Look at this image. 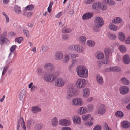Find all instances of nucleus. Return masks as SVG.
<instances>
[{
  "instance_id": "f257e3e1",
  "label": "nucleus",
  "mask_w": 130,
  "mask_h": 130,
  "mask_svg": "<svg viewBox=\"0 0 130 130\" xmlns=\"http://www.w3.org/2000/svg\"><path fill=\"white\" fill-rule=\"evenodd\" d=\"M76 71L78 76L80 77L86 78L88 76V70L87 68L84 66H77Z\"/></svg>"
},
{
  "instance_id": "f03ea898",
  "label": "nucleus",
  "mask_w": 130,
  "mask_h": 130,
  "mask_svg": "<svg viewBox=\"0 0 130 130\" xmlns=\"http://www.w3.org/2000/svg\"><path fill=\"white\" fill-rule=\"evenodd\" d=\"M58 71H54L52 73L45 74L42 77L43 79L46 82H52L54 81L58 76Z\"/></svg>"
},
{
  "instance_id": "7ed1b4c3",
  "label": "nucleus",
  "mask_w": 130,
  "mask_h": 130,
  "mask_svg": "<svg viewBox=\"0 0 130 130\" xmlns=\"http://www.w3.org/2000/svg\"><path fill=\"white\" fill-rule=\"evenodd\" d=\"M68 88V89L67 92L66 98L69 99L74 96L76 90V89L74 88L73 85L72 84H69Z\"/></svg>"
},
{
  "instance_id": "20e7f679",
  "label": "nucleus",
  "mask_w": 130,
  "mask_h": 130,
  "mask_svg": "<svg viewBox=\"0 0 130 130\" xmlns=\"http://www.w3.org/2000/svg\"><path fill=\"white\" fill-rule=\"evenodd\" d=\"M86 84L85 79L79 78L77 79L75 83L76 87L78 89H81L85 87Z\"/></svg>"
},
{
  "instance_id": "39448f33",
  "label": "nucleus",
  "mask_w": 130,
  "mask_h": 130,
  "mask_svg": "<svg viewBox=\"0 0 130 130\" xmlns=\"http://www.w3.org/2000/svg\"><path fill=\"white\" fill-rule=\"evenodd\" d=\"M68 49L70 50H73L78 52H82L83 51V47L78 44L70 46Z\"/></svg>"
},
{
  "instance_id": "423d86ee",
  "label": "nucleus",
  "mask_w": 130,
  "mask_h": 130,
  "mask_svg": "<svg viewBox=\"0 0 130 130\" xmlns=\"http://www.w3.org/2000/svg\"><path fill=\"white\" fill-rule=\"evenodd\" d=\"M106 109L105 105L102 104L99 105L97 108L98 113L100 115L104 114L106 112Z\"/></svg>"
},
{
  "instance_id": "0eeeda50",
  "label": "nucleus",
  "mask_w": 130,
  "mask_h": 130,
  "mask_svg": "<svg viewBox=\"0 0 130 130\" xmlns=\"http://www.w3.org/2000/svg\"><path fill=\"white\" fill-rule=\"evenodd\" d=\"M83 104L82 99L78 98H74L72 101V104L73 106H81Z\"/></svg>"
},
{
  "instance_id": "6e6552de",
  "label": "nucleus",
  "mask_w": 130,
  "mask_h": 130,
  "mask_svg": "<svg viewBox=\"0 0 130 130\" xmlns=\"http://www.w3.org/2000/svg\"><path fill=\"white\" fill-rule=\"evenodd\" d=\"M65 82L63 79L61 77L57 78L55 82V85L57 87H61L64 85Z\"/></svg>"
},
{
  "instance_id": "1a4fd4ad",
  "label": "nucleus",
  "mask_w": 130,
  "mask_h": 130,
  "mask_svg": "<svg viewBox=\"0 0 130 130\" xmlns=\"http://www.w3.org/2000/svg\"><path fill=\"white\" fill-rule=\"evenodd\" d=\"M94 23L95 25L99 26H102L104 24L103 19L100 17H97L95 18Z\"/></svg>"
},
{
  "instance_id": "9d476101",
  "label": "nucleus",
  "mask_w": 130,
  "mask_h": 130,
  "mask_svg": "<svg viewBox=\"0 0 130 130\" xmlns=\"http://www.w3.org/2000/svg\"><path fill=\"white\" fill-rule=\"evenodd\" d=\"M44 69L52 71V72L56 71L55 67L52 63H46L44 66Z\"/></svg>"
},
{
  "instance_id": "9b49d317",
  "label": "nucleus",
  "mask_w": 130,
  "mask_h": 130,
  "mask_svg": "<svg viewBox=\"0 0 130 130\" xmlns=\"http://www.w3.org/2000/svg\"><path fill=\"white\" fill-rule=\"evenodd\" d=\"M129 90L128 87L126 86H122L120 88V91L121 94L123 95L128 93Z\"/></svg>"
},
{
  "instance_id": "f8f14e48",
  "label": "nucleus",
  "mask_w": 130,
  "mask_h": 130,
  "mask_svg": "<svg viewBox=\"0 0 130 130\" xmlns=\"http://www.w3.org/2000/svg\"><path fill=\"white\" fill-rule=\"evenodd\" d=\"M114 49L112 47L106 48L104 51L106 58H109L110 53H112Z\"/></svg>"
},
{
  "instance_id": "ddd939ff",
  "label": "nucleus",
  "mask_w": 130,
  "mask_h": 130,
  "mask_svg": "<svg viewBox=\"0 0 130 130\" xmlns=\"http://www.w3.org/2000/svg\"><path fill=\"white\" fill-rule=\"evenodd\" d=\"M59 124L63 126H69L71 124L70 121L66 119H61L59 121Z\"/></svg>"
},
{
  "instance_id": "4468645a",
  "label": "nucleus",
  "mask_w": 130,
  "mask_h": 130,
  "mask_svg": "<svg viewBox=\"0 0 130 130\" xmlns=\"http://www.w3.org/2000/svg\"><path fill=\"white\" fill-rule=\"evenodd\" d=\"M93 15V14L91 12H87L83 14L82 18L83 20H88L90 19Z\"/></svg>"
},
{
  "instance_id": "2eb2a0df",
  "label": "nucleus",
  "mask_w": 130,
  "mask_h": 130,
  "mask_svg": "<svg viewBox=\"0 0 130 130\" xmlns=\"http://www.w3.org/2000/svg\"><path fill=\"white\" fill-rule=\"evenodd\" d=\"M83 92V96L84 97L86 98L89 96L90 90L89 89L87 88L84 89Z\"/></svg>"
},
{
  "instance_id": "dca6fc26",
  "label": "nucleus",
  "mask_w": 130,
  "mask_h": 130,
  "mask_svg": "<svg viewBox=\"0 0 130 130\" xmlns=\"http://www.w3.org/2000/svg\"><path fill=\"white\" fill-rule=\"evenodd\" d=\"M123 63L126 64H127L130 63V58L129 55L126 54L124 55L123 58Z\"/></svg>"
},
{
  "instance_id": "f3484780",
  "label": "nucleus",
  "mask_w": 130,
  "mask_h": 130,
  "mask_svg": "<svg viewBox=\"0 0 130 130\" xmlns=\"http://www.w3.org/2000/svg\"><path fill=\"white\" fill-rule=\"evenodd\" d=\"M72 119L74 123L75 124H79L81 122V119L80 117L77 115L74 116Z\"/></svg>"
},
{
  "instance_id": "a211bd4d",
  "label": "nucleus",
  "mask_w": 130,
  "mask_h": 130,
  "mask_svg": "<svg viewBox=\"0 0 130 130\" xmlns=\"http://www.w3.org/2000/svg\"><path fill=\"white\" fill-rule=\"evenodd\" d=\"M96 80L98 83L100 85H102L104 83L102 77L100 75L98 74L96 76Z\"/></svg>"
},
{
  "instance_id": "6ab92c4d",
  "label": "nucleus",
  "mask_w": 130,
  "mask_h": 130,
  "mask_svg": "<svg viewBox=\"0 0 130 130\" xmlns=\"http://www.w3.org/2000/svg\"><path fill=\"white\" fill-rule=\"evenodd\" d=\"M121 125L122 127L127 128L130 127V123L126 121H123L121 122Z\"/></svg>"
},
{
  "instance_id": "aec40b11",
  "label": "nucleus",
  "mask_w": 130,
  "mask_h": 130,
  "mask_svg": "<svg viewBox=\"0 0 130 130\" xmlns=\"http://www.w3.org/2000/svg\"><path fill=\"white\" fill-rule=\"evenodd\" d=\"M120 81L125 85H128L130 84L129 80L125 77L121 78L120 80Z\"/></svg>"
},
{
  "instance_id": "412c9836",
  "label": "nucleus",
  "mask_w": 130,
  "mask_h": 130,
  "mask_svg": "<svg viewBox=\"0 0 130 130\" xmlns=\"http://www.w3.org/2000/svg\"><path fill=\"white\" fill-rule=\"evenodd\" d=\"M63 54L61 52L59 51L56 52L55 54V58L57 60H59L62 59Z\"/></svg>"
},
{
  "instance_id": "4be33fe9",
  "label": "nucleus",
  "mask_w": 130,
  "mask_h": 130,
  "mask_svg": "<svg viewBox=\"0 0 130 130\" xmlns=\"http://www.w3.org/2000/svg\"><path fill=\"white\" fill-rule=\"evenodd\" d=\"M58 121L56 117H54L51 120L52 126L53 127L56 126L57 124Z\"/></svg>"
},
{
  "instance_id": "5701e85b",
  "label": "nucleus",
  "mask_w": 130,
  "mask_h": 130,
  "mask_svg": "<svg viewBox=\"0 0 130 130\" xmlns=\"http://www.w3.org/2000/svg\"><path fill=\"white\" fill-rule=\"evenodd\" d=\"M82 119L84 121H86L88 120H92L93 118L91 117V115L90 114L85 115L82 116Z\"/></svg>"
},
{
  "instance_id": "b1692460",
  "label": "nucleus",
  "mask_w": 130,
  "mask_h": 130,
  "mask_svg": "<svg viewBox=\"0 0 130 130\" xmlns=\"http://www.w3.org/2000/svg\"><path fill=\"white\" fill-rule=\"evenodd\" d=\"M31 110L32 112L34 113H36L41 111V109L40 108L36 106L31 107Z\"/></svg>"
},
{
  "instance_id": "393cba45",
  "label": "nucleus",
  "mask_w": 130,
  "mask_h": 130,
  "mask_svg": "<svg viewBox=\"0 0 130 130\" xmlns=\"http://www.w3.org/2000/svg\"><path fill=\"white\" fill-rule=\"evenodd\" d=\"M100 5V3L97 2L94 3L92 5V8L94 10H98Z\"/></svg>"
},
{
  "instance_id": "a878e982",
  "label": "nucleus",
  "mask_w": 130,
  "mask_h": 130,
  "mask_svg": "<svg viewBox=\"0 0 130 130\" xmlns=\"http://www.w3.org/2000/svg\"><path fill=\"white\" fill-rule=\"evenodd\" d=\"M87 111V108L85 107H81L79 109L78 113L81 115H83L86 113Z\"/></svg>"
},
{
  "instance_id": "bb28decb",
  "label": "nucleus",
  "mask_w": 130,
  "mask_h": 130,
  "mask_svg": "<svg viewBox=\"0 0 130 130\" xmlns=\"http://www.w3.org/2000/svg\"><path fill=\"white\" fill-rule=\"evenodd\" d=\"M61 31L62 33H69L71 32L72 31L71 29L66 27H63Z\"/></svg>"
},
{
  "instance_id": "cd10ccee",
  "label": "nucleus",
  "mask_w": 130,
  "mask_h": 130,
  "mask_svg": "<svg viewBox=\"0 0 130 130\" xmlns=\"http://www.w3.org/2000/svg\"><path fill=\"white\" fill-rule=\"evenodd\" d=\"M35 120L32 119H30L27 121V128H29L30 125L35 123Z\"/></svg>"
},
{
  "instance_id": "c85d7f7f",
  "label": "nucleus",
  "mask_w": 130,
  "mask_h": 130,
  "mask_svg": "<svg viewBox=\"0 0 130 130\" xmlns=\"http://www.w3.org/2000/svg\"><path fill=\"white\" fill-rule=\"evenodd\" d=\"M119 34L118 38L119 40L122 41H124L125 39L124 34L122 32H120Z\"/></svg>"
},
{
  "instance_id": "c756f323",
  "label": "nucleus",
  "mask_w": 130,
  "mask_h": 130,
  "mask_svg": "<svg viewBox=\"0 0 130 130\" xmlns=\"http://www.w3.org/2000/svg\"><path fill=\"white\" fill-rule=\"evenodd\" d=\"M122 21L121 19L119 17H116L112 21V22L113 23L117 24L120 23Z\"/></svg>"
},
{
  "instance_id": "7c9ffc66",
  "label": "nucleus",
  "mask_w": 130,
  "mask_h": 130,
  "mask_svg": "<svg viewBox=\"0 0 130 130\" xmlns=\"http://www.w3.org/2000/svg\"><path fill=\"white\" fill-rule=\"evenodd\" d=\"M87 45L89 47H92L94 46L95 44V42L91 40H89L87 42Z\"/></svg>"
},
{
  "instance_id": "2f4dec72",
  "label": "nucleus",
  "mask_w": 130,
  "mask_h": 130,
  "mask_svg": "<svg viewBox=\"0 0 130 130\" xmlns=\"http://www.w3.org/2000/svg\"><path fill=\"white\" fill-rule=\"evenodd\" d=\"M78 40L81 43L84 44L86 40V38L85 36H81L79 38Z\"/></svg>"
},
{
  "instance_id": "473e14b6",
  "label": "nucleus",
  "mask_w": 130,
  "mask_h": 130,
  "mask_svg": "<svg viewBox=\"0 0 130 130\" xmlns=\"http://www.w3.org/2000/svg\"><path fill=\"white\" fill-rule=\"evenodd\" d=\"M110 30L116 31L117 29V27L115 25L110 24H109L108 26Z\"/></svg>"
},
{
  "instance_id": "72a5a7b5",
  "label": "nucleus",
  "mask_w": 130,
  "mask_h": 130,
  "mask_svg": "<svg viewBox=\"0 0 130 130\" xmlns=\"http://www.w3.org/2000/svg\"><path fill=\"white\" fill-rule=\"evenodd\" d=\"M116 116L118 117L121 118L123 117L124 114L123 112L120 111H118L115 113Z\"/></svg>"
},
{
  "instance_id": "f704fd0d",
  "label": "nucleus",
  "mask_w": 130,
  "mask_h": 130,
  "mask_svg": "<svg viewBox=\"0 0 130 130\" xmlns=\"http://www.w3.org/2000/svg\"><path fill=\"white\" fill-rule=\"evenodd\" d=\"M25 122L23 118L21 117L18 120V127H20L22 125V124L24 123Z\"/></svg>"
},
{
  "instance_id": "c9c22d12",
  "label": "nucleus",
  "mask_w": 130,
  "mask_h": 130,
  "mask_svg": "<svg viewBox=\"0 0 130 130\" xmlns=\"http://www.w3.org/2000/svg\"><path fill=\"white\" fill-rule=\"evenodd\" d=\"M120 50L122 52L124 53L126 51V47L123 45H120L119 46Z\"/></svg>"
},
{
  "instance_id": "e433bc0d",
  "label": "nucleus",
  "mask_w": 130,
  "mask_h": 130,
  "mask_svg": "<svg viewBox=\"0 0 130 130\" xmlns=\"http://www.w3.org/2000/svg\"><path fill=\"white\" fill-rule=\"evenodd\" d=\"M14 10L15 12L18 14H19L21 13V8L17 6H15L14 7Z\"/></svg>"
},
{
  "instance_id": "4c0bfd02",
  "label": "nucleus",
  "mask_w": 130,
  "mask_h": 130,
  "mask_svg": "<svg viewBox=\"0 0 130 130\" xmlns=\"http://www.w3.org/2000/svg\"><path fill=\"white\" fill-rule=\"evenodd\" d=\"M104 57L103 53L102 52H100L96 56V58L98 59H103Z\"/></svg>"
},
{
  "instance_id": "58836bf2",
  "label": "nucleus",
  "mask_w": 130,
  "mask_h": 130,
  "mask_svg": "<svg viewBox=\"0 0 130 130\" xmlns=\"http://www.w3.org/2000/svg\"><path fill=\"white\" fill-rule=\"evenodd\" d=\"M69 59L70 57L69 55L67 54L65 55L63 59V62L65 63L68 62L69 60Z\"/></svg>"
},
{
  "instance_id": "ea45409f",
  "label": "nucleus",
  "mask_w": 130,
  "mask_h": 130,
  "mask_svg": "<svg viewBox=\"0 0 130 130\" xmlns=\"http://www.w3.org/2000/svg\"><path fill=\"white\" fill-rule=\"evenodd\" d=\"M99 8H100L101 10H104L107 9V5L105 4H101L100 3V5L99 7Z\"/></svg>"
},
{
  "instance_id": "a19ab883",
  "label": "nucleus",
  "mask_w": 130,
  "mask_h": 130,
  "mask_svg": "<svg viewBox=\"0 0 130 130\" xmlns=\"http://www.w3.org/2000/svg\"><path fill=\"white\" fill-rule=\"evenodd\" d=\"M34 8V6L32 5L31 4L28 5L25 8V9L26 10H32Z\"/></svg>"
},
{
  "instance_id": "79ce46f5",
  "label": "nucleus",
  "mask_w": 130,
  "mask_h": 130,
  "mask_svg": "<svg viewBox=\"0 0 130 130\" xmlns=\"http://www.w3.org/2000/svg\"><path fill=\"white\" fill-rule=\"evenodd\" d=\"M101 26H96L95 24L94 26L93 27V29L94 31L96 32H99L100 31V30L99 29V28Z\"/></svg>"
},
{
  "instance_id": "37998d69",
  "label": "nucleus",
  "mask_w": 130,
  "mask_h": 130,
  "mask_svg": "<svg viewBox=\"0 0 130 130\" xmlns=\"http://www.w3.org/2000/svg\"><path fill=\"white\" fill-rule=\"evenodd\" d=\"M109 38L112 40H115L117 36L114 34H109L108 36Z\"/></svg>"
},
{
  "instance_id": "c03bdc74",
  "label": "nucleus",
  "mask_w": 130,
  "mask_h": 130,
  "mask_svg": "<svg viewBox=\"0 0 130 130\" xmlns=\"http://www.w3.org/2000/svg\"><path fill=\"white\" fill-rule=\"evenodd\" d=\"M42 126V124H37L35 127V128L36 130H39L41 128Z\"/></svg>"
},
{
  "instance_id": "a18cd8bd",
  "label": "nucleus",
  "mask_w": 130,
  "mask_h": 130,
  "mask_svg": "<svg viewBox=\"0 0 130 130\" xmlns=\"http://www.w3.org/2000/svg\"><path fill=\"white\" fill-rule=\"evenodd\" d=\"M6 41H9L6 38H1V41L0 44L1 46L3 45L4 42Z\"/></svg>"
},
{
  "instance_id": "49530a36",
  "label": "nucleus",
  "mask_w": 130,
  "mask_h": 130,
  "mask_svg": "<svg viewBox=\"0 0 130 130\" xmlns=\"http://www.w3.org/2000/svg\"><path fill=\"white\" fill-rule=\"evenodd\" d=\"M42 51L43 52H46L48 50V47L47 46H41Z\"/></svg>"
},
{
  "instance_id": "de8ad7c7",
  "label": "nucleus",
  "mask_w": 130,
  "mask_h": 130,
  "mask_svg": "<svg viewBox=\"0 0 130 130\" xmlns=\"http://www.w3.org/2000/svg\"><path fill=\"white\" fill-rule=\"evenodd\" d=\"M94 108V106L92 104H89L88 106V108L89 111H92L93 109Z\"/></svg>"
},
{
  "instance_id": "09e8293b",
  "label": "nucleus",
  "mask_w": 130,
  "mask_h": 130,
  "mask_svg": "<svg viewBox=\"0 0 130 130\" xmlns=\"http://www.w3.org/2000/svg\"><path fill=\"white\" fill-rule=\"evenodd\" d=\"M62 39L64 40H67L69 39V36L68 34H63L62 36Z\"/></svg>"
},
{
  "instance_id": "8fccbe9b",
  "label": "nucleus",
  "mask_w": 130,
  "mask_h": 130,
  "mask_svg": "<svg viewBox=\"0 0 130 130\" xmlns=\"http://www.w3.org/2000/svg\"><path fill=\"white\" fill-rule=\"evenodd\" d=\"M109 58H106L104 60H102L101 62L103 64H106L108 63L109 61L108 60Z\"/></svg>"
},
{
  "instance_id": "3c124183",
  "label": "nucleus",
  "mask_w": 130,
  "mask_h": 130,
  "mask_svg": "<svg viewBox=\"0 0 130 130\" xmlns=\"http://www.w3.org/2000/svg\"><path fill=\"white\" fill-rule=\"evenodd\" d=\"M23 38L22 37H20L17 38L15 39V42H18L19 43H20L23 40Z\"/></svg>"
},
{
  "instance_id": "603ef678",
  "label": "nucleus",
  "mask_w": 130,
  "mask_h": 130,
  "mask_svg": "<svg viewBox=\"0 0 130 130\" xmlns=\"http://www.w3.org/2000/svg\"><path fill=\"white\" fill-rule=\"evenodd\" d=\"M17 46L15 45H12L10 48V51L11 52H13L14 50L16 49Z\"/></svg>"
},
{
  "instance_id": "864d4df0",
  "label": "nucleus",
  "mask_w": 130,
  "mask_h": 130,
  "mask_svg": "<svg viewBox=\"0 0 130 130\" xmlns=\"http://www.w3.org/2000/svg\"><path fill=\"white\" fill-rule=\"evenodd\" d=\"M95 1V0H87L86 1L84 2V3L86 4H89L92 3Z\"/></svg>"
},
{
  "instance_id": "5fc2aeb1",
  "label": "nucleus",
  "mask_w": 130,
  "mask_h": 130,
  "mask_svg": "<svg viewBox=\"0 0 130 130\" xmlns=\"http://www.w3.org/2000/svg\"><path fill=\"white\" fill-rule=\"evenodd\" d=\"M24 95V94L23 93V91L21 92L19 96V100H22L23 98V96Z\"/></svg>"
},
{
  "instance_id": "6e6d98bb",
  "label": "nucleus",
  "mask_w": 130,
  "mask_h": 130,
  "mask_svg": "<svg viewBox=\"0 0 130 130\" xmlns=\"http://www.w3.org/2000/svg\"><path fill=\"white\" fill-rule=\"evenodd\" d=\"M104 128L105 130H111V129L108 127L107 124L106 123L104 124Z\"/></svg>"
},
{
  "instance_id": "4d7b16f0",
  "label": "nucleus",
  "mask_w": 130,
  "mask_h": 130,
  "mask_svg": "<svg viewBox=\"0 0 130 130\" xmlns=\"http://www.w3.org/2000/svg\"><path fill=\"white\" fill-rule=\"evenodd\" d=\"M8 67H5L3 69V71L2 72V76L3 75H4L6 72L7 71L8 69Z\"/></svg>"
},
{
  "instance_id": "13d9d810",
  "label": "nucleus",
  "mask_w": 130,
  "mask_h": 130,
  "mask_svg": "<svg viewBox=\"0 0 130 130\" xmlns=\"http://www.w3.org/2000/svg\"><path fill=\"white\" fill-rule=\"evenodd\" d=\"M28 88H31L30 90L32 91L33 90L34 85L32 82H31L28 85Z\"/></svg>"
},
{
  "instance_id": "bf43d9fd",
  "label": "nucleus",
  "mask_w": 130,
  "mask_h": 130,
  "mask_svg": "<svg viewBox=\"0 0 130 130\" xmlns=\"http://www.w3.org/2000/svg\"><path fill=\"white\" fill-rule=\"evenodd\" d=\"M72 64L75 66L78 62V60L74 58L71 61Z\"/></svg>"
},
{
  "instance_id": "052dcab7",
  "label": "nucleus",
  "mask_w": 130,
  "mask_h": 130,
  "mask_svg": "<svg viewBox=\"0 0 130 130\" xmlns=\"http://www.w3.org/2000/svg\"><path fill=\"white\" fill-rule=\"evenodd\" d=\"M23 31L24 34L26 35L27 37H28L29 34V31L28 30L25 29H24Z\"/></svg>"
},
{
  "instance_id": "680f3d73",
  "label": "nucleus",
  "mask_w": 130,
  "mask_h": 130,
  "mask_svg": "<svg viewBox=\"0 0 130 130\" xmlns=\"http://www.w3.org/2000/svg\"><path fill=\"white\" fill-rule=\"evenodd\" d=\"M101 127L99 125H98L95 126L93 130H101Z\"/></svg>"
},
{
  "instance_id": "e2e57ef3",
  "label": "nucleus",
  "mask_w": 130,
  "mask_h": 130,
  "mask_svg": "<svg viewBox=\"0 0 130 130\" xmlns=\"http://www.w3.org/2000/svg\"><path fill=\"white\" fill-rule=\"evenodd\" d=\"M71 57L72 58H74L77 57L78 56V55L77 54H76L72 53L70 54Z\"/></svg>"
},
{
  "instance_id": "0e129e2a",
  "label": "nucleus",
  "mask_w": 130,
  "mask_h": 130,
  "mask_svg": "<svg viewBox=\"0 0 130 130\" xmlns=\"http://www.w3.org/2000/svg\"><path fill=\"white\" fill-rule=\"evenodd\" d=\"M37 73L38 74L40 75L42 74V70L41 68H38L37 69Z\"/></svg>"
},
{
  "instance_id": "69168bd1",
  "label": "nucleus",
  "mask_w": 130,
  "mask_h": 130,
  "mask_svg": "<svg viewBox=\"0 0 130 130\" xmlns=\"http://www.w3.org/2000/svg\"><path fill=\"white\" fill-rule=\"evenodd\" d=\"M93 123L91 122H87L86 123V125L91 126L93 125Z\"/></svg>"
},
{
  "instance_id": "338daca9",
  "label": "nucleus",
  "mask_w": 130,
  "mask_h": 130,
  "mask_svg": "<svg viewBox=\"0 0 130 130\" xmlns=\"http://www.w3.org/2000/svg\"><path fill=\"white\" fill-rule=\"evenodd\" d=\"M125 43L127 44L130 43V36L128 37L125 41Z\"/></svg>"
},
{
  "instance_id": "774afa93",
  "label": "nucleus",
  "mask_w": 130,
  "mask_h": 130,
  "mask_svg": "<svg viewBox=\"0 0 130 130\" xmlns=\"http://www.w3.org/2000/svg\"><path fill=\"white\" fill-rule=\"evenodd\" d=\"M62 130H71V129L69 127L65 126L62 128Z\"/></svg>"
}]
</instances>
